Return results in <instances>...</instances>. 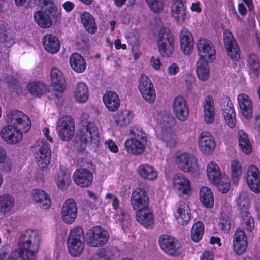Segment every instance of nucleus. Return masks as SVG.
<instances>
[{
	"instance_id": "a878e982",
	"label": "nucleus",
	"mask_w": 260,
	"mask_h": 260,
	"mask_svg": "<svg viewBox=\"0 0 260 260\" xmlns=\"http://www.w3.org/2000/svg\"><path fill=\"white\" fill-rule=\"evenodd\" d=\"M180 49L186 55L190 54L194 49V39L191 32L186 28H182L179 34Z\"/></svg>"
},
{
	"instance_id": "6ab92c4d",
	"label": "nucleus",
	"mask_w": 260,
	"mask_h": 260,
	"mask_svg": "<svg viewBox=\"0 0 260 260\" xmlns=\"http://www.w3.org/2000/svg\"><path fill=\"white\" fill-rule=\"evenodd\" d=\"M78 207L75 201L69 198L64 202L60 211L62 221L67 224L73 223L77 218Z\"/></svg>"
},
{
	"instance_id": "9b49d317",
	"label": "nucleus",
	"mask_w": 260,
	"mask_h": 260,
	"mask_svg": "<svg viewBox=\"0 0 260 260\" xmlns=\"http://www.w3.org/2000/svg\"><path fill=\"white\" fill-rule=\"evenodd\" d=\"M198 60L212 62L216 58V50L213 43L206 38H200L197 42Z\"/></svg>"
},
{
	"instance_id": "f257e3e1",
	"label": "nucleus",
	"mask_w": 260,
	"mask_h": 260,
	"mask_svg": "<svg viewBox=\"0 0 260 260\" xmlns=\"http://www.w3.org/2000/svg\"><path fill=\"white\" fill-rule=\"evenodd\" d=\"M7 125L0 130V137L6 143L15 145L23 139V133L28 132L31 126V120L23 112L13 110L6 116Z\"/></svg>"
},
{
	"instance_id": "393cba45",
	"label": "nucleus",
	"mask_w": 260,
	"mask_h": 260,
	"mask_svg": "<svg viewBox=\"0 0 260 260\" xmlns=\"http://www.w3.org/2000/svg\"><path fill=\"white\" fill-rule=\"evenodd\" d=\"M73 180L78 186L82 188L88 187L93 182V175L92 173L86 168H79L74 172Z\"/></svg>"
},
{
	"instance_id": "a19ab883",
	"label": "nucleus",
	"mask_w": 260,
	"mask_h": 260,
	"mask_svg": "<svg viewBox=\"0 0 260 260\" xmlns=\"http://www.w3.org/2000/svg\"><path fill=\"white\" fill-rule=\"evenodd\" d=\"M69 62L72 69L76 73H82L86 69V62L84 57L79 53H73L70 57Z\"/></svg>"
},
{
	"instance_id": "f8f14e48",
	"label": "nucleus",
	"mask_w": 260,
	"mask_h": 260,
	"mask_svg": "<svg viewBox=\"0 0 260 260\" xmlns=\"http://www.w3.org/2000/svg\"><path fill=\"white\" fill-rule=\"evenodd\" d=\"M109 238L108 232L99 226L91 228L85 235L87 243L92 247H99L104 245L108 242Z\"/></svg>"
},
{
	"instance_id": "c756f323",
	"label": "nucleus",
	"mask_w": 260,
	"mask_h": 260,
	"mask_svg": "<svg viewBox=\"0 0 260 260\" xmlns=\"http://www.w3.org/2000/svg\"><path fill=\"white\" fill-rule=\"evenodd\" d=\"M204 120L207 125L214 123L215 117V108L212 95L206 96L203 102Z\"/></svg>"
},
{
	"instance_id": "8fccbe9b",
	"label": "nucleus",
	"mask_w": 260,
	"mask_h": 260,
	"mask_svg": "<svg viewBox=\"0 0 260 260\" xmlns=\"http://www.w3.org/2000/svg\"><path fill=\"white\" fill-rule=\"evenodd\" d=\"M237 205L241 211V214L244 213L247 215L250 201L246 192H242L239 194L237 200Z\"/></svg>"
},
{
	"instance_id": "7ed1b4c3",
	"label": "nucleus",
	"mask_w": 260,
	"mask_h": 260,
	"mask_svg": "<svg viewBox=\"0 0 260 260\" xmlns=\"http://www.w3.org/2000/svg\"><path fill=\"white\" fill-rule=\"evenodd\" d=\"M81 120L82 127L74 140V146L80 152L84 151L87 146H96L99 138V129L95 123L89 120L88 114H83Z\"/></svg>"
},
{
	"instance_id": "6e6d98bb",
	"label": "nucleus",
	"mask_w": 260,
	"mask_h": 260,
	"mask_svg": "<svg viewBox=\"0 0 260 260\" xmlns=\"http://www.w3.org/2000/svg\"><path fill=\"white\" fill-rule=\"evenodd\" d=\"M216 222L219 228L223 232H228L230 229V222L229 216L224 214H221L218 219H216Z\"/></svg>"
},
{
	"instance_id": "dca6fc26",
	"label": "nucleus",
	"mask_w": 260,
	"mask_h": 260,
	"mask_svg": "<svg viewBox=\"0 0 260 260\" xmlns=\"http://www.w3.org/2000/svg\"><path fill=\"white\" fill-rule=\"evenodd\" d=\"M106 198L110 200L113 208L116 211L115 215L116 222L121 226L124 231H126L131 225L129 215L124 210L119 209V201L115 196L108 193L106 195Z\"/></svg>"
},
{
	"instance_id": "5701e85b",
	"label": "nucleus",
	"mask_w": 260,
	"mask_h": 260,
	"mask_svg": "<svg viewBox=\"0 0 260 260\" xmlns=\"http://www.w3.org/2000/svg\"><path fill=\"white\" fill-rule=\"evenodd\" d=\"M246 180L249 188L255 193L260 192V171L257 166L249 165L246 171Z\"/></svg>"
},
{
	"instance_id": "cd10ccee",
	"label": "nucleus",
	"mask_w": 260,
	"mask_h": 260,
	"mask_svg": "<svg viewBox=\"0 0 260 260\" xmlns=\"http://www.w3.org/2000/svg\"><path fill=\"white\" fill-rule=\"evenodd\" d=\"M50 80L54 90L61 94L66 88V80L61 71L56 67H53L50 71Z\"/></svg>"
},
{
	"instance_id": "0eeeda50",
	"label": "nucleus",
	"mask_w": 260,
	"mask_h": 260,
	"mask_svg": "<svg viewBox=\"0 0 260 260\" xmlns=\"http://www.w3.org/2000/svg\"><path fill=\"white\" fill-rule=\"evenodd\" d=\"M133 136L126 140L124 146L127 153L137 156L142 154L146 148L147 140L146 134L141 129L132 132Z\"/></svg>"
},
{
	"instance_id": "c85d7f7f",
	"label": "nucleus",
	"mask_w": 260,
	"mask_h": 260,
	"mask_svg": "<svg viewBox=\"0 0 260 260\" xmlns=\"http://www.w3.org/2000/svg\"><path fill=\"white\" fill-rule=\"evenodd\" d=\"M247 246V237L244 231L237 229L233 239L234 251L237 255H242L246 251Z\"/></svg>"
},
{
	"instance_id": "bf43d9fd",
	"label": "nucleus",
	"mask_w": 260,
	"mask_h": 260,
	"mask_svg": "<svg viewBox=\"0 0 260 260\" xmlns=\"http://www.w3.org/2000/svg\"><path fill=\"white\" fill-rule=\"evenodd\" d=\"M228 56L233 60H238L240 57V49L238 44L230 46L229 48L225 47Z\"/></svg>"
},
{
	"instance_id": "c03bdc74",
	"label": "nucleus",
	"mask_w": 260,
	"mask_h": 260,
	"mask_svg": "<svg viewBox=\"0 0 260 260\" xmlns=\"http://www.w3.org/2000/svg\"><path fill=\"white\" fill-rule=\"evenodd\" d=\"M209 63L202 60H198L196 62V75L201 81H206L209 79L210 69Z\"/></svg>"
},
{
	"instance_id": "4c0bfd02",
	"label": "nucleus",
	"mask_w": 260,
	"mask_h": 260,
	"mask_svg": "<svg viewBox=\"0 0 260 260\" xmlns=\"http://www.w3.org/2000/svg\"><path fill=\"white\" fill-rule=\"evenodd\" d=\"M73 98L78 103H86L89 96V91L87 85L83 82L78 83L73 91Z\"/></svg>"
},
{
	"instance_id": "412c9836",
	"label": "nucleus",
	"mask_w": 260,
	"mask_h": 260,
	"mask_svg": "<svg viewBox=\"0 0 260 260\" xmlns=\"http://www.w3.org/2000/svg\"><path fill=\"white\" fill-rule=\"evenodd\" d=\"M173 215L178 224L186 225L191 218V209L187 203L180 201L175 206Z\"/></svg>"
},
{
	"instance_id": "052dcab7",
	"label": "nucleus",
	"mask_w": 260,
	"mask_h": 260,
	"mask_svg": "<svg viewBox=\"0 0 260 260\" xmlns=\"http://www.w3.org/2000/svg\"><path fill=\"white\" fill-rule=\"evenodd\" d=\"M223 39L225 47L229 48L230 46L237 44L232 33L228 29L223 30Z\"/></svg>"
},
{
	"instance_id": "13d9d810",
	"label": "nucleus",
	"mask_w": 260,
	"mask_h": 260,
	"mask_svg": "<svg viewBox=\"0 0 260 260\" xmlns=\"http://www.w3.org/2000/svg\"><path fill=\"white\" fill-rule=\"evenodd\" d=\"M112 253L107 249H102L94 253L90 260H111Z\"/></svg>"
},
{
	"instance_id": "5fc2aeb1",
	"label": "nucleus",
	"mask_w": 260,
	"mask_h": 260,
	"mask_svg": "<svg viewBox=\"0 0 260 260\" xmlns=\"http://www.w3.org/2000/svg\"><path fill=\"white\" fill-rule=\"evenodd\" d=\"M168 131L164 133L161 138L169 147H174L177 143V137L174 133L171 131V127H168Z\"/></svg>"
},
{
	"instance_id": "9d476101",
	"label": "nucleus",
	"mask_w": 260,
	"mask_h": 260,
	"mask_svg": "<svg viewBox=\"0 0 260 260\" xmlns=\"http://www.w3.org/2000/svg\"><path fill=\"white\" fill-rule=\"evenodd\" d=\"M36 153L35 160L41 168H46L51 160V151L48 144L42 138L39 139L34 146Z\"/></svg>"
},
{
	"instance_id": "e433bc0d",
	"label": "nucleus",
	"mask_w": 260,
	"mask_h": 260,
	"mask_svg": "<svg viewBox=\"0 0 260 260\" xmlns=\"http://www.w3.org/2000/svg\"><path fill=\"white\" fill-rule=\"evenodd\" d=\"M54 181L59 189L66 190L71 183L70 174L67 172L64 167H60L55 175Z\"/></svg>"
},
{
	"instance_id": "c9c22d12",
	"label": "nucleus",
	"mask_w": 260,
	"mask_h": 260,
	"mask_svg": "<svg viewBox=\"0 0 260 260\" xmlns=\"http://www.w3.org/2000/svg\"><path fill=\"white\" fill-rule=\"evenodd\" d=\"M206 173L210 183H216L223 175L219 165L216 161H209L206 166Z\"/></svg>"
},
{
	"instance_id": "58836bf2",
	"label": "nucleus",
	"mask_w": 260,
	"mask_h": 260,
	"mask_svg": "<svg viewBox=\"0 0 260 260\" xmlns=\"http://www.w3.org/2000/svg\"><path fill=\"white\" fill-rule=\"evenodd\" d=\"M103 101L106 108L111 112L117 111L120 105L119 96L113 91L106 92L103 95Z\"/></svg>"
},
{
	"instance_id": "a211bd4d",
	"label": "nucleus",
	"mask_w": 260,
	"mask_h": 260,
	"mask_svg": "<svg viewBox=\"0 0 260 260\" xmlns=\"http://www.w3.org/2000/svg\"><path fill=\"white\" fill-rule=\"evenodd\" d=\"M198 144L200 151L204 155H211L215 150V140L212 135L208 132L203 131L198 138Z\"/></svg>"
},
{
	"instance_id": "680f3d73",
	"label": "nucleus",
	"mask_w": 260,
	"mask_h": 260,
	"mask_svg": "<svg viewBox=\"0 0 260 260\" xmlns=\"http://www.w3.org/2000/svg\"><path fill=\"white\" fill-rule=\"evenodd\" d=\"M248 66L249 70L252 72L259 69L260 67L259 60L255 54H251L249 55Z\"/></svg>"
},
{
	"instance_id": "e2e57ef3",
	"label": "nucleus",
	"mask_w": 260,
	"mask_h": 260,
	"mask_svg": "<svg viewBox=\"0 0 260 260\" xmlns=\"http://www.w3.org/2000/svg\"><path fill=\"white\" fill-rule=\"evenodd\" d=\"M38 5L42 8L47 10L49 13L53 16L52 13L55 10V7L52 0H38Z\"/></svg>"
},
{
	"instance_id": "72a5a7b5",
	"label": "nucleus",
	"mask_w": 260,
	"mask_h": 260,
	"mask_svg": "<svg viewBox=\"0 0 260 260\" xmlns=\"http://www.w3.org/2000/svg\"><path fill=\"white\" fill-rule=\"evenodd\" d=\"M31 200L38 206L43 209H48L51 205L50 197L42 190H33L31 192Z\"/></svg>"
},
{
	"instance_id": "2f4dec72",
	"label": "nucleus",
	"mask_w": 260,
	"mask_h": 260,
	"mask_svg": "<svg viewBox=\"0 0 260 260\" xmlns=\"http://www.w3.org/2000/svg\"><path fill=\"white\" fill-rule=\"evenodd\" d=\"M138 175L143 179L150 181L156 180L158 178V171L154 166L148 163L140 164L137 170Z\"/></svg>"
},
{
	"instance_id": "b1692460",
	"label": "nucleus",
	"mask_w": 260,
	"mask_h": 260,
	"mask_svg": "<svg viewBox=\"0 0 260 260\" xmlns=\"http://www.w3.org/2000/svg\"><path fill=\"white\" fill-rule=\"evenodd\" d=\"M135 116L134 112L127 109H122L113 114L111 124L117 128H124L130 124Z\"/></svg>"
},
{
	"instance_id": "a18cd8bd",
	"label": "nucleus",
	"mask_w": 260,
	"mask_h": 260,
	"mask_svg": "<svg viewBox=\"0 0 260 260\" xmlns=\"http://www.w3.org/2000/svg\"><path fill=\"white\" fill-rule=\"evenodd\" d=\"M237 138L242 151L246 154L251 153L252 147L247 134L244 131L240 130L238 132Z\"/></svg>"
},
{
	"instance_id": "4d7b16f0",
	"label": "nucleus",
	"mask_w": 260,
	"mask_h": 260,
	"mask_svg": "<svg viewBox=\"0 0 260 260\" xmlns=\"http://www.w3.org/2000/svg\"><path fill=\"white\" fill-rule=\"evenodd\" d=\"M150 9L154 13L161 12L164 8V0H146Z\"/></svg>"
},
{
	"instance_id": "aec40b11",
	"label": "nucleus",
	"mask_w": 260,
	"mask_h": 260,
	"mask_svg": "<svg viewBox=\"0 0 260 260\" xmlns=\"http://www.w3.org/2000/svg\"><path fill=\"white\" fill-rule=\"evenodd\" d=\"M132 208L138 210L149 207V198L145 189L137 187L134 189L130 197Z\"/></svg>"
},
{
	"instance_id": "774afa93",
	"label": "nucleus",
	"mask_w": 260,
	"mask_h": 260,
	"mask_svg": "<svg viewBox=\"0 0 260 260\" xmlns=\"http://www.w3.org/2000/svg\"><path fill=\"white\" fill-rule=\"evenodd\" d=\"M150 66L155 70H160L162 66L160 59L158 57L152 56L149 60Z\"/></svg>"
},
{
	"instance_id": "3c124183",
	"label": "nucleus",
	"mask_w": 260,
	"mask_h": 260,
	"mask_svg": "<svg viewBox=\"0 0 260 260\" xmlns=\"http://www.w3.org/2000/svg\"><path fill=\"white\" fill-rule=\"evenodd\" d=\"M211 184L215 186L222 193H228L231 188L230 180L226 175H223L216 183H212Z\"/></svg>"
},
{
	"instance_id": "f03ea898",
	"label": "nucleus",
	"mask_w": 260,
	"mask_h": 260,
	"mask_svg": "<svg viewBox=\"0 0 260 260\" xmlns=\"http://www.w3.org/2000/svg\"><path fill=\"white\" fill-rule=\"evenodd\" d=\"M40 241L38 231L28 229L19 238L18 248L9 255L6 252L0 253V260H36Z\"/></svg>"
},
{
	"instance_id": "864d4df0",
	"label": "nucleus",
	"mask_w": 260,
	"mask_h": 260,
	"mask_svg": "<svg viewBox=\"0 0 260 260\" xmlns=\"http://www.w3.org/2000/svg\"><path fill=\"white\" fill-rule=\"evenodd\" d=\"M14 204V198L8 194L0 197V211L4 212L10 211Z\"/></svg>"
},
{
	"instance_id": "1a4fd4ad",
	"label": "nucleus",
	"mask_w": 260,
	"mask_h": 260,
	"mask_svg": "<svg viewBox=\"0 0 260 260\" xmlns=\"http://www.w3.org/2000/svg\"><path fill=\"white\" fill-rule=\"evenodd\" d=\"M146 121L147 123L155 128H166L172 127L174 125V120L165 111L161 109L153 110L147 116Z\"/></svg>"
},
{
	"instance_id": "7c9ffc66",
	"label": "nucleus",
	"mask_w": 260,
	"mask_h": 260,
	"mask_svg": "<svg viewBox=\"0 0 260 260\" xmlns=\"http://www.w3.org/2000/svg\"><path fill=\"white\" fill-rule=\"evenodd\" d=\"M136 217L137 221L144 227L149 228L154 225V215L149 207L137 210Z\"/></svg>"
},
{
	"instance_id": "bb28decb",
	"label": "nucleus",
	"mask_w": 260,
	"mask_h": 260,
	"mask_svg": "<svg viewBox=\"0 0 260 260\" xmlns=\"http://www.w3.org/2000/svg\"><path fill=\"white\" fill-rule=\"evenodd\" d=\"M237 101L240 113L246 119H250L253 113V103L251 98L247 94L241 93L238 95Z\"/></svg>"
},
{
	"instance_id": "423d86ee",
	"label": "nucleus",
	"mask_w": 260,
	"mask_h": 260,
	"mask_svg": "<svg viewBox=\"0 0 260 260\" xmlns=\"http://www.w3.org/2000/svg\"><path fill=\"white\" fill-rule=\"evenodd\" d=\"M83 229L80 226L72 229L67 239V248L70 254L73 257L79 256L84 249Z\"/></svg>"
},
{
	"instance_id": "ea45409f",
	"label": "nucleus",
	"mask_w": 260,
	"mask_h": 260,
	"mask_svg": "<svg viewBox=\"0 0 260 260\" xmlns=\"http://www.w3.org/2000/svg\"><path fill=\"white\" fill-rule=\"evenodd\" d=\"M199 197L202 205L207 208H212L214 205V194L210 188L202 186L199 191Z\"/></svg>"
},
{
	"instance_id": "79ce46f5",
	"label": "nucleus",
	"mask_w": 260,
	"mask_h": 260,
	"mask_svg": "<svg viewBox=\"0 0 260 260\" xmlns=\"http://www.w3.org/2000/svg\"><path fill=\"white\" fill-rule=\"evenodd\" d=\"M230 171L233 183L237 185L243 172L242 162L236 159L232 160L230 165Z\"/></svg>"
},
{
	"instance_id": "4be33fe9",
	"label": "nucleus",
	"mask_w": 260,
	"mask_h": 260,
	"mask_svg": "<svg viewBox=\"0 0 260 260\" xmlns=\"http://www.w3.org/2000/svg\"><path fill=\"white\" fill-rule=\"evenodd\" d=\"M221 110L226 124L230 128H234L236 124V112L233 103L229 98L225 97L222 99Z\"/></svg>"
},
{
	"instance_id": "f704fd0d",
	"label": "nucleus",
	"mask_w": 260,
	"mask_h": 260,
	"mask_svg": "<svg viewBox=\"0 0 260 260\" xmlns=\"http://www.w3.org/2000/svg\"><path fill=\"white\" fill-rule=\"evenodd\" d=\"M184 3H174L171 5V16L176 22L182 25L185 22L186 17V11Z\"/></svg>"
},
{
	"instance_id": "ddd939ff",
	"label": "nucleus",
	"mask_w": 260,
	"mask_h": 260,
	"mask_svg": "<svg viewBox=\"0 0 260 260\" xmlns=\"http://www.w3.org/2000/svg\"><path fill=\"white\" fill-rule=\"evenodd\" d=\"M172 185L175 192L184 198L191 194L192 188L190 180L183 174L177 173L172 178Z\"/></svg>"
},
{
	"instance_id": "37998d69",
	"label": "nucleus",
	"mask_w": 260,
	"mask_h": 260,
	"mask_svg": "<svg viewBox=\"0 0 260 260\" xmlns=\"http://www.w3.org/2000/svg\"><path fill=\"white\" fill-rule=\"evenodd\" d=\"M0 43L7 50L15 43L14 33L5 26L0 27Z\"/></svg>"
},
{
	"instance_id": "69168bd1",
	"label": "nucleus",
	"mask_w": 260,
	"mask_h": 260,
	"mask_svg": "<svg viewBox=\"0 0 260 260\" xmlns=\"http://www.w3.org/2000/svg\"><path fill=\"white\" fill-rule=\"evenodd\" d=\"M87 196L90 198L94 202V203L91 204H90L89 203H87V207H90L91 209L96 208L98 203H99L100 202V200H99L98 196L96 193L92 192L90 190H88L87 191Z\"/></svg>"
},
{
	"instance_id": "f3484780",
	"label": "nucleus",
	"mask_w": 260,
	"mask_h": 260,
	"mask_svg": "<svg viewBox=\"0 0 260 260\" xmlns=\"http://www.w3.org/2000/svg\"><path fill=\"white\" fill-rule=\"evenodd\" d=\"M139 91L143 99L147 102L152 104L156 100L155 90L151 80L145 75H142L139 79Z\"/></svg>"
},
{
	"instance_id": "4468645a",
	"label": "nucleus",
	"mask_w": 260,
	"mask_h": 260,
	"mask_svg": "<svg viewBox=\"0 0 260 260\" xmlns=\"http://www.w3.org/2000/svg\"><path fill=\"white\" fill-rule=\"evenodd\" d=\"M56 131L59 138L68 141L72 139L75 134V122L70 116L61 117L56 125Z\"/></svg>"
},
{
	"instance_id": "2eb2a0df",
	"label": "nucleus",
	"mask_w": 260,
	"mask_h": 260,
	"mask_svg": "<svg viewBox=\"0 0 260 260\" xmlns=\"http://www.w3.org/2000/svg\"><path fill=\"white\" fill-rule=\"evenodd\" d=\"M172 109L176 118L180 122L186 121L189 115V108L186 99L182 95H177L172 102Z\"/></svg>"
},
{
	"instance_id": "de8ad7c7",
	"label": "nucleus",
	"mask_w": 260,
	"mask_h": 260,
	"mask_svg": "<svg viewBox=\"0 0 260 260\" xmlns=\"http://www.w3.org/2000/svg\"><path fill=\"white\" fill-rule=\"evenodd\" d=\"M80 19L85 29L90 34H94L97 30V26L93 16L89 13L84 12L81 13Z\"/></svg>"
},
{
	"instance_id": "0e129e2a",
	"label": "nucleus",
	"mask_w": 260,
	"mask_h": 260,
	"mask_svg": "<svg viewBox=\"0 0 260 260\" xmlns=\"http://www.w3.org/2000/svg\"><path fill=\"white\" fill-rule=\"evenodd\" d=\"M241 216L245 220V225L247 230L249 231H251L254 226V220L252 216L250 215V213L248 212L247 215H246L244 213H242Z\"/></svg>"
},
{
	"instance_id": "338daca9",
	"label": "nucleus",
	"mask_w": 260,
	"mask_h": 260,
	"mask_svg": "<svg viewBox=\"0 0 260 260\" xmlns=\"http://www.w3.org/2000/svg\"><path fill=\"white\" fill-rule=\"evenodd\" d=\"M203 7V6L200 1L194 0L191 3L189 9L193 13L200 14L202 12Z\"/></svg>"
},
{
	"instance_id": "39448f33",
	"label": "nucleus",
	"mask_w": 260,
	"mask_h": 260,
	"mask_svg": "<svg viewBox=\"0 0 260 260\" xmlns=\"http://www.w3.org/2000/svg\"><path fill=\"white\" fill-rule=\"evenodd\" d=\"M175 43V38L170 29L166 27L161 28L157 37L158 50L160 56L170 57L174 53Z\"/></svg>"
},
{
	"instance_id": "09e8293b",
	"label": "nucleus",
	"mask_w": 260,
	"mask_h": 260,
	"mask_svg": "<svg viewBox=\"0 0 260 260\" xmlns=\"http://www.w3.org/2000/svg\"><path fill=\"white\" fill-rule=\"evenodd\" d=\"M28 91L33 95L41 96L44 94L47 91V87L43 82L34 81L27 85Z\"/></svg>"
},
{
	"instance_id": "20e7f679",
	"label": "nucleus",
	"mask_w": 260,
	"mask_h": 260,
	"mask_svg": "<svg viewBox=\"0 0 260 260\" xmlns=\"http://www.w3.org/2000/svg\"><path fill=\"white\" fill-rule=\"evenodd\" d=\"M173 160L177 168L185 173L193 175L200 174V167L195 157L188 153L177 151L173 156Z\"/></svg>"
},
{
	"instance_id": "603ef678",
	"label": "nucleus",
	"mask_w": 260,
	"mask_h": 260,
	"mask_svg": "<svg viewBox=\"0 0 260 260\" xmlns=\"http://www.w3.org/2000/svg\"><path fill=\"white\" fill-rule=\"evenodd\" d=\"M204 233V224L202 222L198 221L192 226L191 231L192 240L198 242L201 240Z\"/></svg>"
},
{
	"instance_id": "6e6552de",
	"label": "nucleus",
	"mask_w": 260,
	"mask_h": 260,
	"mask_svg": "<svg viewBox=\"0 0 260 260\" xmlns=\"http://www.w3.org/2000/svg\"><path fill=\"white\" fill-rule=\"evenodd\" d=\"M158 243L164 252L169 256L177 257L183 251L181 243L171 235L163 234L160 236L158 238Z\"/></svg>"
},
{
	"instance_id": "49530a36",
	"label": "nucleus",
	"mask_w": 260,
	"mask_h": 260,
	"mask_svg": "<svg viewBox=\"0 0 260 260\" xmlns=\"http://www.w3.org/2000/svg\"><path fill=\"white\" fill-rule=\"evenodd\" d=\"M34 18L35 22L42 28H49L52 25L50 16L45 11H37L34 14Z\"/></svg>"
},
{
	"instance_id": "473e14b6",
	"label": "nucleus",
	"mask_w": 260,
	"mask_h": 260,
	"mask_svg": "<svg viewBox=\"0 0 260 260\" xmlns=\"http://www.w3.org/2000/svg\"><path fill=\"white\" fill-rule=\"evenodd\" d=\"M42 42L44 49L49 53L56 54L60 50V43L58 38L55 35H45L42 39Z\"/></svg>"
}]
</instances>
